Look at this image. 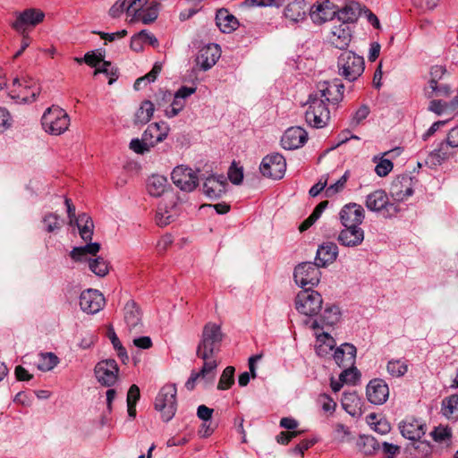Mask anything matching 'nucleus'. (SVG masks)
I'll return each mask as SVG.
<instances>
[{"label": "nucleus", "instance_id": "obj_1", "mask_svg": "<svg viewBox=\"0 0 458 458\" xmlns=\"http://www.w3.org/2000/svg\"><path fill=\"white\" fill-rule=\"evenodd\" d=\"M100 250L98 242L89 243L82 247H75L72 250L70 256L76 262H88L89 269L98 276H105L109 272L107 262L101 257L91 259L89 256H96Z\"/></svg>", "mask_w": 458, "mask_h": 458}, {"label": "nucleus", "instance_id": "obj_2", "mask_svg": "<svg viewBox=\"0 0 458 458\" xmlns=\"http://www.w3.org/2000/svg\"><path fill=\"white\" fill-rule=\"evenodd\" d=\"M41 125L47 133L55 136L61 135L68 130L70 117L64 109L53 105L43 113Z\"/></svg>", "mask_w": 458, "mask_h": 458}, {"label": "nucleus", "instance_id": "obj_3", "mask_svg": "<svg viewBox=\"0 0 458 458\" xmlns=\"http://www.w3.org/2000/svg\"><path fill=\"white\" fill-rule=\"evenodd\" d=\"M41 92L39 83L30 77L15 78L9 92L17 103L34 102Z\"/></svg>", "mask_w": 458, "mask_h": 458}, {"label": "nucleus", "instance_id": "obj_4", "mask_svg": "<svg viewBox=\"0 0 458 458\" xmlns=\"http://www.w3.org/2000/svg\"><path fill=\"white\" fill-rule=\"evenodd\" d=\"M296 310L306 317L318 314L323 306V299L319 293L310 288L299 292L294 300Z\"/></svg>", "mask_w": 458, "mask_h": 458}, {"label": "nucleus", "instance_id": "obj_5", "mask_svg": "<svg viewBox=\"0 0 458 458\" xmlns=\"http://www.w3.org/2000/svg\"><path fill=\"white\" fill-rule=\"evenodd\" d=\"M221 327L214 322L207 323L202 330L200 341L197 347V353L214 354L219 351L223 341Z\"/></svg>", "mask_w": 458, "mask_h": 458}, {"label": "nucleus", "instance_id": "obj_6", "mask_svg": "<svg viewBox=\"0 0 458 458\" xmlns=\"http://www.w3.org/2000/svg\"><path fill=\"white\" fill-rule=\"evenodd\" d=\"M148 0H131V5L129 8L131 19L129 23L142 22L144 24H150L154 22L158 16L160 4Z\"/></svg>", "mask_w": 458, "mask_h": 458}, {"label": "nucleus", "instance_id": "obj_7", "mask_svg": "<svg viewBox=\"0 0 458 458\" xmlns=\"http://www.w3.org/2000/svg\"><path fill=\"white\" fill-rule=\"evenodd\" d=\"M177 389L174 384L165 385L157 394L155 400V408L165 421L171 420L176 412Z\"/></svg>", "mask_w": 458, "mask_h": 458}, {"label": "nucleus", "instance_id": "obj_8", "mask_svg": "<svg viewBox=\"0 0 458 458\" xmlns=\"http://www.w3.org/2000/svg\"><path fill=\"white\" fill-rule=\"evenodd\" d=\"M197 356L203 360V366L199 372L192 371L185 386L189 390H192L198 379L203 380L207 385L214 382L216 375V368L218 360L214 354L197 353Z\"/></svg>", "mask_w": 458, "mask_h": 458}, {"label": "nucleus", "instance_id": "obj_9", "mask_svg": "<svg viewBox=\"0 0 458 458\" xmlns=\"http://www.w3.org/2000/svg\"><path fill=\"white\" fill-rule=\"evenodd\" d=\"M338 72L348 81H355L364 71V60L352 51H344L338 57Z\"/></svg>", "mask_w": 458, "mask_h": 458}, {"label": "nucleus", "instance_id": "obj_10", "mask_svg": "<svg viewBox=\"0 0 458 458\" xmlns=\"http://www.w3.org/2000/svg\"><path fill=\"white\" fill-rule=\"evenodd\" d=\"M14 20L10 26L20 34H28L30 28H34L44 21L45 13L40 9L28 8L21 12L14 13Z\"/></svg>", "mask_w": 458, "mask_h": 458}, {"label": "nucleus", "instance_id": "obj_11", "mask_svg": "<svg viewBox=\"0 0 458 458\" xmlns=\"http://www.w3.org/2000/svg\"><path fill=\"white\" fill-rule=\"evenodd\" d=\"M308 105L309 107L305 113L306 122L314 128L325 127L330 119V112L325 100L310 97Z\"/></svg>", "mask_w": 458, "mask_h": 458}, {"label": "nucleus", "instance_id": "obj_12", "mask_svg": "<svg viewBox=\"0 0 458 458\" xmlns=\"http://www.w3.org/2000/svg\"><path fill=\"white\" fill-rule=\"evenodd\" d=\"M318 266L311 262H303L299 264L293 273V278L295 283L301 287L316 286L321 276V272L318 269Z\"/></svg>", "mask_w": 458, "mask_h": 458}, {"label": "nucleus", "instance_id": "obj_13", "mask_svg": "<svg viewBox=\"0 0 458 458\" xmlns=\"http://www.w3.org/2000/svg\"><path fill=\"white\" fill-rule=\"evenodd\" d=\"M174 184L181 191L191 192L199 185V176L196 171L186 165H178L171 173Z\"/></svg>", "mask_w": 458, "mask_h": 458}, {"label": "nucleus", "instance_id": "obj_14", "mask_svg": "<svg viewBox=\"0 0 458 458\" xmlns=\"http://www.w3.org/2000/svg\"><path fill=\"white\" fill-rule=\"evenodd\" d=\"M94 373L99 384L110 387L118 380L119 367L113 359L102 360L96 364Z\"/></svg>", "mask_w": 458, "mask_h": 458}, {"label": "nucleus", "instance_id": "obj_15", "mask_svg": "<svg viewBox=\"0 0 458 458\" xmlns=\"http://www.w3.org/2000/svg\"><path fill=\"white\" fill-rule=\"evenodd\" d=\"M259 170L265 177L281 179L286 170L285 159L278 153L267 155L262 159Z\"/></svg>", "mask_w": 458, "mask_h": 458}, {"label": "nucleus", "instance_id": "obj_16", "mask_svg": "<svg viewBox=\"0 0 458 458\" xmlns=\"http://www.w3.org/2000/svg\"><path fill=\"white\" fill-rule=\"evenodd\" d=\"M344 85L337 81H321L318 84L317 89L310 95L318 99L325 100V104H336L343 97Z\"/></svg>", "mask_w": 458, "mask_h": 458}, {"label": "nucleus", "instance_id": "obj_17", "mask_svg": "<svg viewBox=\"0 0 458 458\" xmlns=\"http://www.w3.org/2000/svg\"><path fill=\"white\" fill-rule=\"evenodd\" d=\"M365 205L371 211H385L388 216L398 212L397 207L389 202L388 196L383 190H377L369 194Z\"/></svg>", "mask_w": 458, "mask_h": 458}, {"label": "nucleus", "instance_id": "obj_18", "mask_svg": "<svg viewBox=\"0 0 458 458\" xmlns=\"http://www.w3.org/2000/svg\"><path fill=\"white\" fill-rule=\"evenodd\" d=\"M414 186L415 182L411 176L402 174L392 182L390 194L395 201L402 202L413 194Z\"/></svg>", "mask_w": 458, "mask_h": 458}, {"label": "nucleus", "instance_id": "obj_19", "mask_svg": "<svg viewBox=\"0 0 458 458\" xmlns=\"http://www.w3.org/2000/svg\"><path fill=\"white\" fill-rule=\"evenodd\" d=\"M81 309L89 314H96L105 306L103 294L95 289L83 291L80 296Z\"/></svg>", "mask_w": 458, "mask_h": 458}, {"label": "nucleus", "instance_id": "obj_20", "mask_svg": "<svg viewBox=\"0 0 458 458\" xmlns=\"http://www.w3.org/2000/svg\"><path fill=\"white\" fill-rule=\"evenodd\" d=\"M399 428L403 437L412 441L420 440L426 433V425L411 416L402 420Z\"/></svg>", "mask_w": 458, "mask_h": 458}, {"label": "nucleus", "instance_id": "obj_21", "mask_svg": "<svg viewBox=\"0 0 458 458\" xmlns=\"http://www.w3.org/2000/svg\"><path fill=\"white\" fill-rule=\"evenodd\" d=\"M221 56V49L216 44H208L199 50L196 57L197 65L203 71L213 67Z\"/></svg>", "mask_w": 458, "mask_h": 458}, {"label": "nucleus", "instance_id": "obj_22", "mask_svg": "<svg viewBox=\"0 0 458 458\" xmlns=\"http://www.w3.org/2000/svg\"><path fill=\"white\" fill-rule=\"evenodd\" d=\"M366 394L371 403L383 404L389 396V388L383 379L375 378L368 384Z\"/></svg>", "mask_w": 458, "mask_h": 458}, {"label": "nucleus", "instance_id": "obj_23", "mask_svg": "<svg viewBox=\"0 0 458 458\" xmlns=\"http://www.w3.org/2000/svg\"><path fill=\"white\" fill-rule=\"evenodd\" d=\"M339 216L344 226L360 225L364 219V209L360 205L350 203L341 209Z\"/></svg>", "mask_w": 458, "mask_h": 458}, {"label": "nucleus", "instance_id": "obj_24", "mask_svg": "<svg viewBox=\"0 0 458 458\" xmlns=\"http://www.w3.org/2000/svg\"><path fill=\"white\" fill-rule=\"evenodd\" d=\"M226 185V179L223 175L208 176L203 182V193L211 199H218L225 194Z\"/></svg>", "mask_w": 458, "mask_h": 458}, {"label": "nucleus", "instance_id": "obj_25", "mask_svg": "<svg viewBox=\"0 0 458 458\" xmlns=\"http://www.w3.org/2000/svg\"><path fill=\"white\" fill-rule=\"evenodd\" d=\"M308 140V133L301 127H291L285 131L281 144L285 149L301 148Z\"/></svg>", "mask_w": 458, "mask_h": 458}, {"label": "nucleus", "instance_id": "obj_26", "mask_svg": "<svg viewBox=\"0 0 458 458\" xmlns=\"http://www.w3.org/2000/svg\"><path fill=\"white\" fill-rule=\"evenodd\" d=\"M123 320L130 331L139 333L142 328L141 311L133 301L126 302L123 308Z\"/></svg>", "mask_w": 458, "mask_h": 458}, {"label": "nucleus", "instance_id": "obj_27", "mask_svg": "<svg viewBox=\"0 0 458 458\" xmlns=\"http://www.w3.org/2000/svg\"><path fill=\"white\" fill-rule=\"evenodd\" d=\"M341 313L339 308L336 306L327 307L321 316L315 319L310 327L313 330H324L328 327H334L340 320Z\"/></svg>", "mask_w": 458, "mask_h": 458}, {"label": "nucleus", "instance_id": "obj_28", "mask_svg": "<svg viewBox=\"0 0 458 458\" xmlns=\"http://www.w3.org/2000/svg\"><path fill=\"white\" fill-rule=\"evenodd\" d=\"M196 88L181 87L174 94L173 102L169 108L165 111L168 118L176 116L185 106L186 98L194 94Z\"/></svg>", "mask_w": 458, "mask_h": 458}, {"label": "nucleus", "instance_id": "obj_29", "mask_svg": "<svg viewBox=\"0 0 458 458\" xmlns=\"http://www.w3.org/2000/svg\"><path fill=\"white\" fill-rule=\"evenodd\" d=\"M340 244L345 247H356L364 241V231L359 226H344L337 237Z\"/></svg>", "mask_w": 458, "mask_h": 458}, {"label": "nucleus", "instance_id": "obj_30", "mask_svg": "<svg viewBox=\"0 0 458 458\" xmlns=\"http://www.w3.org/2000/svg\"><path fill=\"white\" fill-rule=\"evenodd\" d=\"M333 358L339 367H352L356 358V348L351 344H343L335 349Z\"/></svg>", "mask_w": 458, "mask_h": 458}, {"label": "nucleus", "instance_id": "obj_31", "mask_svg": "<svg viewBox=\"0 0 458 458\" xmlns=\"http://www.w3.org/2000/svg\"><path fill=\"white\" fill-rule=\"evenodd\" d=\"M338 247L333 242H326L320 245L317 250L316 264L318 267H327L332 264L337 258Z\"/></svg>", "mask_w": 458, "mask_h": 458}, {"label": "nucleus", "instance_id": "obj_32", "mask_svg": "<svg viewBox=\"0 0 458 458\" xmlns=\"http://www.w3.org/2000/svg\"><path fill=\"white\" fill-rule=\"evenodd\" d=\"M316 336L315 349L318 355L326 357L331 353L335 346V339L328 332L324 330H314Z\"/></svg>", "mask_w": 458, "mask_h": 458}, {"label": "nucleus", "instance_id": "obj_33", "mask_svg": "<svg viewBox=\"0 0 458 458\" xmlns=\"http://www.w3.org/2000/svg\"><path fill=\"white\" fill-rule=\"evenodd\" d=\"M335 13L329 0L314 4L310 8V17L316 23H323L331 20Z\"/></svg>", "mask_w": 458, "mask_h": 458}, {"label": "nucleus", "instance_id": "obj_34", "mask_svg": "<svg viewBox=\"0 0 458 458\" xmlns=\"http://www.w3.org/2000/svg\"><path fill=\"white\" fill-rule=\"evenodd\" d=\"M170 128L165 122L154 123L148 126L143 132L144 140L157 143L165 140L169 133Z\"/></svg>", "mask_w": 458, "mask_h": 458}, {"label": "nucleus", "instance_id": "obj_35", "mask_svg": "<svg viewBox=\"0 0 458 458\" xmlns=\"http://www.w3.org/2000/svg\"><path fill=\"white\" fill-rule=\"evenodd\" d=\"M179 212L177 209V206L173 202L170 206H168L165 202H161L158 205L156 221L159 226H165L174 221L177 217Z\"/></svg>", "mask_w": 458, "mask_h": 458}, {"label": "nucleus", "instance_id": "obj_36", "mask_svg": "<svg viewBox=\"0 0 458 458\" xmlns=\"http://www.w3.org/2000/svg\"><path fill=\"white\" fill-rule=\"evenodd\" d=\"M331 43L337 48L346 47L351 41V34L348 25L342 23L335 26L331 31Z\"/></svg>", "mask_w": 458, "mask_h": 458}, {"label": "nucleus", "instance_id": "obj_37", "mask_svg": "<svg viewBox=\"0 0 458 458\" xmlns=\"http://www.w3.org/2000/svg\"><path fill=\"white\" fill-rule=\"evenodd\" d=\"M169 188L166 177L160 174L151 175L147 182V191L153 197L162 196Z\"/></svg>", "mask_w": 458, "mask_h": 458}, {"label": "nucleus", "instance_id": "obj_38", "mask_svg": "<svg viewBox=\"0 0 458 458\" xmlns=\"http://www.w3.org/2000/svg\"><path fill=\"white\" fill-rule=\"evenodd\" d=\"M216 21L217 27L224 33H231L238 27L237 19L225 9L217 12Z\"/></svg>", "mask_w": 458, "mask_h": 458}, {"label": "nucleus", "instance_id": "obj_39", "mask_svg": "<svg viewBox=\"0 0 458 458\" xmlns=\"http://www.w3.org/2000/svg\"><path fill=\"white\" fill-rule=\"evenodd\" d=\"M306 13V3L304 0H296L286 5L284 16L293 21H299L304 19Z\"/></svg>", "mask_w": 458, "mask_h": 458}, {"label": "nucleus", "instance_id": "obj_40", "mask_svg": "<svg viewBox=\"0 0 458 458\" xmlns=\"http://www.w3.org/2000/svg\"><path fill=\"white\" fill-rule=\"evenodd\" d=\"M77 225L79 233L82 240L90 241L93 234L94 224L89 216L87 214H81L73 223Z\"/></svg>", "mask_w": 458, "mask_h": 458}, {"label": "nucleus", "instance_id": "obj_41", "mask_svg": "<svg viewBox=\"0 0 458 458\" xmlns=\"http://www.w3.org/2000/svg\"><path fill=\"white\" fill-rule=\"evenodd\" d=\"M155 108L154 104L149 100L141 102L139 109L134 115V123L143 125L148 123L153 116Z\"/></svg>", "mask_w": 458, "mask_h": 458}, {"label": "nucleus", "instance_id": "obj_42", "mask_svg": "<svg viewBox=\"0 0 458 458\" xmlns=\"http://www.w3.org/2000/svg\"><path fill=\"white\" fill-rule=\"evenodd\" d=\"M356 446L358 451L366 456L375 454L379 449V444L371 436H360L357 440Z\"/></svg>", "mask_w": 458, "mask_h": 458}, {"label": "nucleus", "instance_id": "obj_43", "mask_svg": "<svg viewBox=\"0 0 458 458\" xmlns=\"http://www.w3.org/2000/svg\"><path fill=\"white\" fill-rule=\"evenodd\" d=\"M451 86L447 83L438 82L435 86L428 85L424 88V94L428 98L436 97L448 98L451 95Z\"/></svg>", "mask_w": 458, "mask_h": 458}, {"label": "nucleus", "instance_id": "obj_44", "mask_svg": "<svg viewBox=\"0 0 458 458\" xmlns=\"http://www.w3.org/2000/svg\"><path fill=\"white\" fill-rule=\"evenodd\" d=\"M367 422L373 430L382 435L388 433L391 429L388 421L383 418H378L375 413L367 416Z\"/></svg>", "mask_w": 458, "mask_h": 458}, {"label": "nucleus", "instance_id": "obj_45", "mask_svg": "<svg viewBox=\"0 0 458 458\" xmlns=\"http://www.w3.org/2000/svg\"><path fill=\"white\" fill-rule=\"evenodd\" d=\"M387 154L388 152H385L383 156ZM373 162L376 163L375 172L380 177L386 176L393 170L394 165L392 161L384 158V157H378L376 156L373 157Z\"/></svg>", "mask_w": 458, "mask_h": 458}, {"label": "nucleus", "instance_id": "obj_46", "mask_svg": "<svg viewBox=\"0 0 458 458\" xmlns=\"http://www.w3.org/2000/svg\"><path fill=\"white\" fill-rule=\"evenodd\" d=\"M442 412L447 418H458V395H451L443 401Z\"/></svg>", "mask_w": 458, "mask_h": 458}, {"label": "nucleus", "instance_id": "obj_47", "mask_svg": "<svg viewBox=\"0 0 458 458\" xmlns=\"http://www.w3.org/2000/svg\"><path fill=\"white\" fill-rule=\"evenodd\" d=\"M107 336L111 341L114 348L117 352V355L122 359L123 362H126L129 360L125 348L122 345L118 336L116 335L114 327L110 325L107 329Z\"/></svg>", "mask_w": 458, "mask_h": 458}, {"label": "nucleus", "instance_id": "obj_48", "mask_svg": "<svg viewBox=\"0 0 458 458\" xmlns=\"http://www.w3.org/2000/svg\"><path fill=\"white\" fill-rule=\"evenodd\" d=\"M58 363V358L52 352L41 353L37 367L39 370L49 371Z\"/></svg>", "mask_w": 458, "mask_h": 458}, {"label": "nucleus", "instance_id": "obj_49", "mask_svg": "<svg viewBox=\"0 0 458 458\" xmlns=\"http://www.w3.org/2000/svg\"><path fill=\"white\" fill-rule=\"evenodd\" d=\"M387 372L394 377H403L408 370V365L403 360H391L386 365Z\"/></svg>", "mask_w": 458, "mask_h": 458}, {"label": "nucleus", "instance_id": "obj_50", "mask_svg": "<svg viewBox=\"0 0 458 458\" xmlns=\"http://www.w3.org/2000/svg\"><path fill=\"white\" fill-rule=\"evenodd\" d=\"M234 371L235 369L232 366H228L224 369L217 385V389L227 390L233 385Z\"/></svg>", "mask_w": 458, "mask_h": 458}, {"label": "nucleus", "instance_id": "obj_51", "mask_svg": "<svg viewBox=\"0 0 458 458\" xmlns=\"http://www.w3.org/2000/svg\"><path fill=\"white\" fill-rule=\"evenodd\" d=\"M131 5V0H117L109 10V14L113 18H118L124 12L126 13L128 20L131 19L129 8Z\"/></svg>", "mask_w": 458, "mask_h": 458}, {"label": "nucleus", "instance_id": "obj_52", "mask_svg": "<svg viewBox=\"0 0 458 458\" xmlns=\"http://www.w3.org/2000/svg\"><path fill=\"white\" fill-rule=\"evenodd\" d=\"M161 70L162 65L157 63L155 64L152 70L148 73L136 80L134 83V89L136 90H139L142 88V86H145L148 82L154 81L157 79L159 72H161Z\"/></svg>", "mask_w": 458, "mask_h": 458}, {"label": "nucleus", "instance_id": "obj_53", "mask_svg": "<svg viewBox=\"0 0 458 458\" xmlns=\"http://www.w3.org/2000/svg\"><path fill=\"white\" fill-rule=\"evenodd\" d=\"M155 146V142L145 140L144 134H142V139H133L130 142V148L137 153V154H144L150 150L152 147Z\"/></svg>", "mask_w": 458, "mask_h": 458}, {"label": "nucleus", "instance_id": "obj_54", "mask_svg": "<svg viewBox=\"0 0 458 458\" xmlns=\"http://www.w3.org/2000/svg\"><path fill=\"white\" fill-rule=\"evenodd\" d=\"M447 75V71L445 66L433 65L429 70V79L428 85H434L441 82Z\"/></svg>", "mask_w": 458, "mask_h": 458}, {"label": "nucleus", "instance_id": "obj_55", "mask_svg": "<svg viewBox=\"0 0 458 458\" xmlns=\"http://www.w3.org/2000/svg\"><path fill=\"white\" fill-rule=\"evenodd\" d=\"M98 73H105L109 77L108 84L110 85L117 79L116 70H114L111 64L106 61H103L102 64L95 70L94 75L96 76Z\"/></svg>", "mask_w": 458, "mask_h": 458}, {"label": "nucleus", "instance_id": "obj_56", "mask_svg": "<svg viewBox=\"0 0 458 458\" xmlns=\"http://www.w3.org/2000/svg\"><path fill=\"white\" fill-rule=\"evenodd\" d=\"M228 178L233 184H241L243 179V169L233 162L228 169Z\"/></svg>", "mask_w": 458, "mask_h": 458}, {"label": "nucleus", "instance_id": "obj_57", "mask_svg": "<svg viewBox=\"0 0 458 458\" xmlns=\"http://www.w3.org/2000/svg\"><path fill=\"white\" fill-rule=\"evenodd\" d=\"M351 431L342 423H337L334 428V438L337 442H346L350 439Z\"/></svg>", "mask_w": 458, "mask_h": 458}, {"label": "nucleus", "instance_id": "obj_58", "mask_svg": "<svg viewBox=\"0 0 458 458\" xmlns=\"http://www.w3.org/2000/svg\"><path fill=\"white\" fill-rule=\"evenodd\" d=\"M346 369L342 371L340 376V381L345 384H354L359 377V372L356 368L345 367Z\"/></svg>", "mask_w": 458, "mask_h": 458}, {"label": "nucleus", "instance_id": "obj_59", "mask_svg": "<svg viewBox=\"0 0 458 458\" xmlns=\"http://www.w3.org/2000/svg\"><path fill=\"white\" fill-rule=\"evenodd\" d=\"M43 223L48 233H53L61 227L59 216L56 214L49 213L43 217Z\"/></svg>", "mask_w": 458, "mask_h": 458}, {"label": "nucleus", "instance_id": "obj_60", "mask_svg": "<svg viewBox=\"0 0 458 458\" xmlns=\"http://www.w3.org/2000/svg\"><path fill=\"white\" fill-rule=\"evenodd\" d=\"M318 403L325 412L332 414L336 407V403L327 394H323L318 396Z\"/></svg>", "mask_w": 458, "mask_h": 458}, {"label": "nucleus", "instance_id": "obj_61", "mask_svg": "<svg viewBox=\"0 0 458 458\" xmlns=\"http://www.w3.org/2000/svg\"><path fill=\"white\" fill-rule=\"evenodd\" d=\"M347 178L348 174L345 173L336 182L327 187L326 189L327 197H333L336 193L340 192L344 188Z\"/></svg>", "mask_w": 458, "mask_h": 458}, {"label": "nucleus", "instance_id": "obj_62", "mask_svg": "<svg viewBox=\"0 0 458 458\" xmlns=\"http://www.w3.org/2000/svg\"><path fill=\"white\" fill-rule=\"evenodd\" d=\"M435 441L444 442L448 440L451 437V429L448 427L439 426L437 427L431 433Z\"/></svg>", "mask_w": 458, "mask_h": 458}, {"label": "nucleus", "instance_id": "obj_63", "mask_svg": "<svg viewBox=\"0 0 458 458\" xmlns=\"http://www.w3.org/2000/svg\"><path fill=\"white\" fill-rule=\"evenodd\" d=\"M13 123L12 115L9 111L0 106V132H4L8 130Z\"/></svg>", "mask_w": 458, "mask_h": 458}, {"label": "nucleus", "instance_id": "obj_64", "mask_svg": "<svg viewBox=\"0 0 458 458\" xmlns=\"http://www.w3.org/2000/svg\"><path fill=\"white\" fill-rule=\"evenodd\" d=\"M174 239L171 234L163 235L157 243V250L159 253L166 251V250L173 244Z\"/></svg>", "mask_w": 458, "mask_h": 458}]
</instances>
